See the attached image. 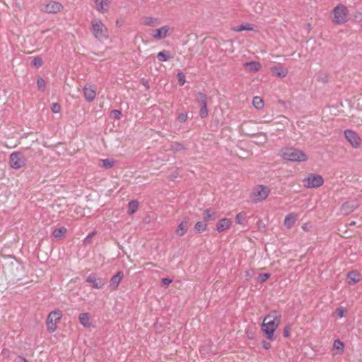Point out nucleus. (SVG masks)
Segmentation results:
<instances>
[{
  "instance_id": "nucleus-1",
  "label": "nucleus",
  "mask_w": 362,
  "mask_h": 362,
  "mask_svg": "<svg viewBox=\"0 0 362 362\" xmlns=\"http://www.w3.org/2000/svg\"><path fill=\"white\" fill-rule=\"evenodd\" d=\"M280 322L281 315L276 310L270 312L264 317L261 329L269 340L273 341L274 339V334L280 325Z\"/></svg>"
},
{
  "instance_id": "nucleus-2",
  "label": "nucleus",
  "mask_w": 362,
  "mask_h": 362,
  "mask_svg": "<svg viewBox=\"0 0 362 362\" xmlns=\"http://www.w3.org/2000/svg\"><path fill=\"white\" fill-rule=\"evenodd\" d=\"M90 31L96 39H98L100 41H104L108 39V29L100 19H92L90 22Z\"/></svg>"
},
{
  "instance_id": "nucleus-3",
  "label": "nucleus",
  "mask_w": 362,
  "mask_h": 362,
  "mask_svg": "<svg viewBox=\"0 0 362 362\" xmlns=\"http://www.w3.org/2000/svg\"><path fill=\"white\" fill-rule=\"evenodd\" d=\"M280 155L284 159L292 162H304L308 160V156L303 151L294 148H284Z\"/></svg>"
},
{
  "instance_id": "nucleus-4",
  "label": "nucleus",
  "mask_w": 362,
  "mask_h": 362,
  "mask_svg": "<svg viewBox=\"0 0 362 362\" xmlns=\"http://www.w3.org/2000/svg\"><path fill=\"white\" fill-rule=\"evenodd\" d=\"M271 192L269 187L263 185L255 186L250 194V199L254 203L261 202L265 200Z\"/></svg>"
},
{
  "instance_id": "nucleus-5",
  "label": "nucleus",
  "mask_w": 362,
  "mask_h": 362,
  "mask_svg": "<svg viewBox=\"0 0 362 362\" xmlns=\"http://www.w3.org/2000/svg\"><path fill=\"white\" fill-rule=\"evenodd\" d=\"M302 182L306 188H316L324 184V179L319 174H310Z\"/></svg>"
},
{
  "instance_id": "nucleus-6",
  "label": "nucleus",
  "mask_w": 362,
  "mask_h": 362,
  "mask_svg": "<svg viewBox=\"0 0 362 362\" xmlns=\"http://www.w3.org/2000/svg\"><path fill=\"white\" fill-rule=\"evenodd\" d=\"M62 313L60 310H54L49 313L47 319V329L49 332H54L57 328V324L62 319Z\"/></svg>"
},
{
  "instance_id": "nucleus-7",
  "label": "nucleus",
  "mask_w": 362,
  "mask_h": 362,
  "mask_svg": "<svg viewBox=\"0 0 362 362\" xmlns=\"http://www.w3.org/2000/svg\"><path fill=\"white\" fill-rule=\"evenodd\" d=\"M333 22L336 24H343L346 21L347 9L344 5H337L333 10Z\"/></svg>"
},
{
  "instance_id": "nucleus-8",
  "label": "nucleus",
  "mask_w": 362,
  "mask_h": 362,
  "mask_svg": "<svg viewBox=\"0 0 362 362\" xmlns=\"http://www.w3.org/2000/svg\"><path fill=\"white\" fill-rule=\"evenodd\" d=\"M173 32V28L170 25H165L159 28L155 29L151 33L153 38L156 40H160L166 38Z\"/></svg>"
},
{
  "instance_id": "nucleus-9",
  "label": "nucleus",
  "mask_w": 362,
  "mask_h": 362,
  "mask_svg": "<svg viewBox=\"0 0 362 362\" xmlns=\"http://www.w3.org/2000/svg\"><path fill=\"white\" fill-rule=\"evenodd\" d=\"M63 9L62 4L54 1H49L44 3L42 6L41 11L47 13H57Z\"/></svg>"
},
{
  "instance_id": "nucleus-10",
  "label": "nucleus",
  "mask_w": 362,
  "mask_h": 362,
  "mask_svg": "<svg viewBox=\"0 0 362 362\" xmlns=\"http://www.w3.org/2000/svg\"><path fill=\"white\" fill-rule=\"evenodd\" d=\"M10 165L14 169H20L25 165L24 156L20 152H13L10 156Z\"/></svg>"
},
{
  "instance_id": "nucleus-11",
  "label": "nucleus",
  "mask_w": 362,
  "mask_h": 362,
  "mask_svg": "<svg viewBox=\"0 0 362 362\" xmlns=\"http://www.w3.org/2000/svg\"><path fill=\"white\" fill-rule=\"evenodd\" d=\"M344 136L353 148H358L362 143L361 137L354 131L350 129L345 130Z\"/></svg>"
},
{
  "instance_id": "nucleus-12",
  "label": "nucleus",
  "mask_w": 362,
  "mask_h": 362,
  "mask_svg": "<svg viewBox=\"0 0 362 362\" xmlns=\"http://www.w3.org/2000/svg\"><path fill=\"white\" fill-rule=\"evenodd\" d=\"M86 281L90 284L93 288L100 289L105 285V281L98 277L95 274H90L86 279Z\"/></svg>"
},
{
  "instance_id": "nucleus-13",
  "label": "nucleus",
  "mask_w": 362,
  "mask_h": 362,
  "mask_svg": "<svg viewBox=\"0 0 362 362\" xmlns=\"http://www.w3.org/2000/svg\"><path fill=\"white\" fill-rule=\"evenodd\" d=\"M84 98L88 103L93 101L96 97V91L94 86L86 84L83 88Z\"/></svg>"
},
{
  "instance_id": "nucleus-14",
  "label": "nucleus",
  "mask_w": 362,
  "mask_h": 362,
  "mask_svg": "<svg viewBox=\"0 0 362 362\" xmlns=\"http://www.w3.org/2000/svg\"><path fill=\"white\" fill-rule=\"evenodd\" d=\"M95 9L101 13H105L108 11L110 1V0H93Z\"/></svg>"
},
{
  "instance_id": "nucleus-15",
  "label": "nucleus",
  "mask_w": 362,
  "mask_h": 362,
  "mask_svg": "<svg viewBox=\"0 0 362 362\" xmlns=\"http://www.w3.org/2000/svg\"><path fill=\"white\" fill-rule=\"evenodd\" d=\"M358 204L356 201L352 200L345 202L341 208V211L344 215H348L352 211H354L357 207Z\"/></svg>"
},
{
  "instance_id": "nucleus-16",
  "label": "nucleus",
  "mask_w": 362,
  "mask_h": 362,
  "mask_svg": "<svg viewBox=\"0 0 362 362\" xmlns=\"http://www.w3.org/2000/svg\"><path fill=\"white\" fill-rule=\"evenodd\" d=\"M140 23L145 26L154 27L160 23V21L157 18L145 16L141 18Z\"/></svg>"
},
{
  "instance_id": "nucleus-17",
  "label": "nucleus",
  "mask_w": 362,
  "mask_h": 362,
  "mask_svg": "<svg viewBox=\"0 0 362 362\" xmlns=\"http://www.w3.org/2000/svg\"><path fill=\"white\" fill-rule=\"evenodd\" d=\"M123 273L122 272H118L115 275H114L110 281V288L111 291H115L117 289L119 283L123 279Z\"/></svg>"
},
{
  "instance_id": "nucleus-18",
  "label": "nucleus",
  "mask_w": 362,
  "mask_h": 362,
  "mask_svg": "<svg viewBox=\"0 0 362 362\" xmlns=\"http://www.w3.org/2000/svg\"><path fill=\"white\" fill-rule=\"evenodd\" d=\"M232 224V221L230 218H222L216 224V230L221 233L228 229Z\"/></svg>"
},
{
  "instance_id": "nucleus-19",
  "label": "nucleus",
  "mask_w": 362,
  "mask_h": 362,
  "mask_svg": "<svg viewBox=\"0 0 362 362\" xmlns=\"http://www.w3.org/2000/svg\"><path fill=\"white\" fill-rule=\"evenodd\" d=\"M188 218H184L181 223L177 226V228L175 230V233L177 235L181 237L183 236L188 230Z\"/></svg>"
},
{
  "instance_id": "nucleus-20",
  "label": "nucleus",
  "mask_w": 362,
  "mask_h": 362,
  "mask_svg": "<svg viewBox=\"0 0 362 362\" xmlns=\"http://www.w3.org/2000/svg\"><path fill=\"white\" fill-rule=\"evenodd\" d=\"M348 283L354 285L361 281V274L356 271H351L347 274Z\"/></svg>"
},
{
  "instance_id": "nucleus-21",
  "label": "nucleus",
  "mask_w": 362,
  "mask_h": 362,
  "mask_svg": "<svg viewBox=\"0 0 362 362\" xmlns=\"http://www.w3.org/2000/svg\"><path fill=\"white\" fill-rule=\"evenodd\" d=\"M297 220V215L295 213H290L287 214L284 219V226L287 228H291L295 224Z\"/></svg>"
},
{
  "instance_id": "nucleus-22",
  "label": "nucleus",
  "mask_w": 362,
  "mask_h": 362,
  "mask_svg": "<svg viewBox=\"0 0 362 362\" xmlns=\"http://www.w3.org/2000/svg\"><path fill=\"white\" fill-rule=\"evenodd\" d=\"M203 218L204 222L214 221L216 218V212L211 209H206L204 211Z\"/></svg>"
},
{
  "instance_id": "nucleus-23",
  "label": "nucleus",
  "mask_w": 362,
  "mask_h": 362,
  "mask_svg": "<svg viewBox=\"0 0 362 362\" xmlns=\"http://www.w3.org/2000/svg\"><path fill=\"white\" fill-rule=\"evenodd\" d=\"M78 319H79L81 324L84 327L88 328L91 326L89 313H81L78 316Z\"/></svg>"
},
{
  "instance_id": "nucleus-24",
  "label": "nucleus",
  "mask_w": 362,
  "mask_h": 362,
  "mask_svg": "<svg viewBox=\"0 0 362 362\" xmlns=\"http://www.w3.org/2000/svg\"><path fill=\"white\" fill-rule=\"evenodd\" d=\"M243 66L247 68L248 71H258L262 67L261 64L255 61L245 62L243 64Z\"/></svg>"
},
{
  "instance_id": "nucleus-25",
  "label": "nucleus",
  "mask_w": 362,
  "mask_h": 362,
  "mask_svg": "<svg viewBox=\"0 0 362 362\" xmlns=\"http://www.w3.org/2000/svg\"><path fill=\"white\" fill-rule=\"evenodd\" d=\"M271 71L275 74L277 76L281 78H284L288 74V71L285 69H283L281 66H274L271 68Z\"/></svg>"
},
{
  "instance_id": "nucleus-26",
  "label": "nucleus",
  "mask_w": 362,
  "mask_h": 362,
  "mask_svg": "<svg viewBox=\"0 0 362 362\" xmlns=\"http://www.w3.org/2000/svg\"><path fill=\"white\" fill-rule=\"evenodd\" d=\"M344 343L339 339H336L334 341V344H333V350L334 351V354H342L344 352Z\"/></svg>"
},
{
  "instance_id": "nucleus-27",
  "label": "nucleus",
  "mask_w": 362,
  "mask_h": 362,
  "mask_svg": "<svg viewBox=\"0 0 362 362\" xmlns=\"http://www.w3.org/2000/svg\"><path fill=\"white\" fill-rule=\"evenodd\" d=\"M173 57L170 54V52L168 50H163L158 53L157 58L159 62H167Z\"/></svg>"
},
{
  "instance_id": "nucleus-28",
  "label": "nucleus",
  "mask_w": 362,
  "mask_h": 362,
  "mask_svg": "<svg viewBox=\"0 0 362 362\" xmlns=\"http://www.w3.org/2000/svg\"><path fill=\"white\" fill-rule=\"evenodd\" d=\"M139 202L136 200L130 201L128 204L127 214L129 215L134 214L138 209Z\"/></svg>"
},
{
  "instance_id": "nucleus-29",
  "label": "nucleus",
  "mask_w": 362,
  "mask_h": 362,
  "mask_svg": "<svg viewBox=\"0 0 362 362\" xmlns=\"http://www.w3.org/2000/svg\"><path fill=\"white\" fill-rule=\"evenodd\" d=\"M235 32H241L244 30H253V25L250 23L242 24L232 28Z\"/></svg>"
},
{
  "instance_id": "nucleus-30",
  "label": "nucleus",
  "mask_w": 362,
  "mask_h": 362,
  "mask_svg": "<svg viewBox=\"0 0 362 362\" xmlns=\"http://www.w3.org/2000/svg\"><path fill=\"white\" fill-rule=\"evenodd\" d=\"M66 232H67V229L65 227L62 226V227L56 228L53 231L52 235L54 238H60L64 237L65 235V234L66 233Z\"/></svg>"
},
{
  "instance_id": "nucleus-31",
  "label": "nucleus",
  "mask_w": 362,
  "mask_h": 362,
  "mask_svg": "<svg viewBox=\"0 0 362 362\" xmlns=\"http://www.w3.org/2000/svg\"><path fill=\"white\" fill-rule=\"evenodd\" d=\"M206 228L207 224L202 221H198L194 226V230L199 233L204 232L206 230Z\"/></svg>"
},
{
  "instance_id": "nucleus-32",
  "label": "nucleus",
  "mask_w": 362,
  "mask_h": 362,
  "mask_svg": "<svg viewBox=\"0 0 362 362\" xmlns=\"http://www.w3.org/2000/svg\"><path fill=\"white\" fill-rule=\"evenodd\" d=\"M195 97L197 101L201 105V106L206 105L207 97L204 93H198L196 94Z\"/></svg>"
},
{
  "instance_id": "nucleus-33",
  "label": "nucleus",
  "mask_w": 362,
  "mask_h": 362,
  "mask_svg": "<svg viewBox=\"0 0 362 362\" xmlns=\"http://www.w3.org/2000/svg\"><path fill=\"white\" fill-rule=\"evenodd\" d=\"M252 105L255 108L258 110H260L264 107V103L262 99L258 96H255L253 98Z\"/></svg>"
},
{
  "instance_id": "nucleus-34",
  "label": "nucleus",
  "mask_w": 362,
  "mask_h": 362,
  "mask_svg": "<svg viewBox=\"0 0 362 362\" xmlns=\"http://www.w3.org/2000/svg\"><path fill=\"white\" fill-rule=\"evenodd\" d=\"M100 162L102 163V167L105 168H111L115 164V162L112 160L108 158L102 159L100 160Z\"/></svg>"
},
{
  "instance_id": "nucleus-35",
  "label": "nucleus",
  "mask_w": 362,
  "mask_h": 362,
  "mask_svg": "<svg viewBox=\"0 0 362 362\" xmlns=\"http://www.w3.org/2000/svg\"><path fill=\"white\" fill-rule=\"evenodd\" d=\"M170 147H171L170 149L174 152L179 151L184 148L183 145L182 144L177 143V142L172 143L170 145Z\"/></svg>"
},
{
  "instance_id": "nucleus-36",
  "label": "nucleus",
  "mask_w": 362,
  "mask_h": 362,
  "mask_svg": "<svg viewBox=\"0 0 362 362\" xmlns=\"http://www.w3.org/2000/svg\"><path fill=\"white\" fill-rule=\"evenodd\" d=\"M245 218V214L243 212L238 213L235 216V222L238 224L242 225Z\"/></svg>"
},
{
  "instance_id": "nucleus-37",
  "label": "nucleus",
  "mask_w": 362,
  "mask_h": 362,
  "mask_svg": "<svg viewBox=\"0 0 362 362\" xmlns=\"http://www.w3.org/2000/svg\"><path fill=\"white\" fill-rule=\"evenodd\" d=\"M37 88L40 90L41 91H44L45 90V80L40 77L37 78Z\"/></svg>"
},
{
  "instance_id": "nucleus-38",
  "label": "nucleus",
  "mask_w": 362,
  "mask_h": 362,
  "mask_svg": "<svg viewBox=\"0 0 362 362\" xmlns=\"http://www.w3.org/2000/svg\"><path fill=\"white\" fill-rule=\"evenodd\" d=\"M269 277H270V274H268V273L260 274L258 276V281L260 283H263V282L266 281Z\"/></svg>"
},
{
  "instance_id": "nucleus-39",
  "label": "nucleus",
  "mask_w": 362,
  "mask_h": 362,
  "mask_svg": "<svg viewBox=\"0 0 362 362\" xmlns=\"http://www.w3.org/2000/svg\"><path fill=\"white\" fill-rule=\"evenodd\" d=\"M32 63L35 66L40 67L42 65V59L40 57H36L33 59Z\"/></svg>"
},
{
  "instance_id": "nucleus-40",
  "label": "nucleus",
  "mask_w": 362,
  "mask_h": 362,
  "mask_svg": "<svg viewBox=\"0 0 362 362\" xmlns=\"http://www.w3.org/2000/svg\"><path fill=\"white\" fill-rule=\"evenodd\" d=\"M346 312V309L344 307H339L338 308L337 310H336V313L337 314V315L341 318L344 316L345 313Z\"/></svg>"
},
{
  "instance_id": "nucleus-41",
  "label": "nucleus",
  "mask_w": 362,
  "mask_h": 362,
  "mask_svg": "<svg viewBox=\"0 0 362 362\" xmlns=\"http://www.w3.org/2000/svg\"><path fill=\"white\" fill-rule=\"evenodd\" d=\"M178 82L180 86H183L185 83V76L183 73L180 72L177 74Z\"/></svg>"
},
{
  "instance_id": "nucleus-42",
  "label": "nucleus",
  "mask_w": 362,
  "mask_h": 362,
  "mask_svg": "<svg viewBox=\"0 0 362 362\" xmlns=\"http://www.w3.org/2000/svg\"><path fill=\"white\" fill-rule=\"evenodd\" d=\"M208 115V110L206 105L201 106L200 116L202 118H204Z\"/></svg>"
},
{
  "instance_id": "nucleus-43",
  "label": "nucleus",
  "mask_w": 362,
  "mask_h": 362,
  "mask_svg": "<svg viewBox=\"0 0 362 362\" xmlns=\"http://www.w3.org/2000/svg\"><path fill=\"white\" fill-rule=\"evenodd\" d=\"M188 115L186 112L180 113L177 116V120L180 122H185L187 119Z\"/></svg>"
},
{
  "instance_id": "nucleus-44",
  "label": "nucleus",
  "mask_w": 362,
  "mask_h": 362,
  "mask_svg": "<svg viewBox=\"0 0 362 362\" xmlns=\"http://www.w3.org/2000/svg\"><path fill=\"white\" fill-rule=\"evenodd\" d=\"M51 110L54 113H59L61 111V107L59 104L54 103L52 105Z\"/></svg>"
},
{
  "instance_id": "nucleus-45",
  "label": "nucleus",
  "mask_w": 362,
  "mask_h": 362,
  "mask_svg": "<svg viewBox=\"0 0 362 362\" xmlns=\"http://www.w3.org/2000/svg\"><path fill=\"white\" fill-rule=\"evenodd\" d=\"M96 232L95 231H93V233H90L89 235H88L83 240V243L84 244H88L90 243L91 241V239L93 238V237L95 235Z\"/></svg>"
},
{
  "instance_id": "nucleus-46",
  "label": "nucleus",
  "mask_w": 362,
  "mask_h": 362,
  "mask_svg": "<svg viewBox=\"0 0 362 362\" xmlns=\"http://www.w3.org/2000/svg\"><path fill=\"white\" fill-rule=\"evenodd\" d=\"M1 356L4 358H8L11 356V351L8 349H4L1 352Z\"/></svg>"
},
{
  "instance_id": "nucleus-47",
  "label": "nucleus",
  "mask_w": 362,
  "mask_h": 362,
  "mask_svg": "<svg viewBox=\"0 0 362 362\" xmlns=\"http://www.w3.org/2000/svg\"><path fill=\"white\" fill-rule=\"evenodd\" d=\"M284 337H288L290 336V327L288 326H286L284 329Z\"/></svg>"
},
{
  "instance_id": "nucleus-48",
  "label": "nucleus",
  "mask_w": 362,
  "mask_h": 362,
  "mask_svg": "<svg viewBox=\"0 0 362 362\" xmlns=\"http://www.w3.org/2000/svg\"><path fill=\"white\" fill-rule=\"evenodd\" d=\"M172 279H168V278H163L162 279V284L165 286H168L169 284H170L172 283Z\"/></svg>"
},
{
  "instance_id": "nucleus-49",
  "label": "nucleus",
  "mask_w": 362,
  "mask_h": 362,
  "mask_svg": "<svg viewBox=\"0 0 362 362\" xmlns=\"http://www.w3.org/2000/svg\"><path fill=\"white\" fill-rule=\"evenodd\" d=\"M112 114L115 116V117H116L117 119H119L120 118V115H121V112L119 110H114L112 111Z\"/></svg>"
},
{
  "instance_id": "nucleus-50",
  "label": "nucleus",
  "mask_w": 362,
  "mask_h": 362,
  "mask_svg": "<svg viewBox=\"0 0 362 362\" xmlns=\"http://www.w3.org/2000/svg\"><path fill=\"white\" fill-rule=\"evenodd\" d=\"M16 362H28V361L23 356H18L16 359Z\"/></svg>"
},
{
  "instance_id": "nucleus-51",
  "label": "nucleus",
  "mask_w": 362,
  "mask_h": 362,
  "mask_svg": "<svg viewBox=\"0 0 362 362\" xmlns=\"http://www.w3.org/2000/svg\"><path fill=\"white\" fill-rule=\"evenodd\" d=\"M262 346L263 348L265 349H269L270 348V344L267 341H264Z\"/></svg>"
},
{
  "instance_id": "nucleus-52",
  "label": "nucleus",
  "mask_w": 362,
  "mask_h": 362,
  "mask_svg": "<svg viewBox=\"0 0 362 362\" xmlns=\"http://www.w3.org/2000/svg\"><path fill=\"white\" fill-rule=\"evenodd\" d=\"M262 6H261V5H259V6L258 9H257V10H256V12H257V13H259V12H261V11H262Z\"/></svg>"
},
{
  "instance_id": "nucleus-53",
  "label": "nucleus",
  "mask_w": 362,
  "mask_h": 362,
  "mask_svg": "<svg viewBox=\"0 0 362 362\" xmlns=\"http://www.w3.org/2000/svg\"><path fill=\"white\" fill-rule=\"evenodd\" d=\"M356 225V222L355 221H351L349 223V226H355Z\"/></svg>"
},
{
  "instance_id": "nucleus-54",
  "label": "nucleus",
  "mask_w": 362,
  "mask_h": 362,
  "mask_svg": "<svg viewBox=\"0 0 362 362\" xmlns=\"http://www.w3.org/2000/svg\"><path fill=\"white\" fill-rule=\"evenodd\" d=\"M302 228H303V229L304 230H306V227H305V226H303Z\"/></svg>"
},
{
  "instance_id": "nucleus-55",
  "label": "nucleus",
  "mask_w": 362,
  "mask_h": 362,
  "mask_svg": "<svg viewBox=\"0 0 362 362\" xmlns=\"http://www.w3.org/2000/svg\"><path fill=\"white\" fill-rule=\"evenodd\" d=\"M146 264H153L151 262H148Z\"/></svg>"
}]
</instances>
